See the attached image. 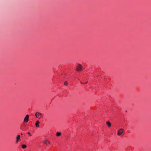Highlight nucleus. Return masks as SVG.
<instances>
[{"instance_id": "nucleus-1", "label": "nucleus", "mask_w": 151, "mask_h": 151, "mask_svg": "<svg viewBox=\"0 0 151 151\" xmlns=\"http://www.w3.org/2000/svg\"><path fill=\"white\" fill-rule=\"evenodd\" d=\"M35 116L36 117L39 119H41L42 118L43 116L41 114L40 112H36L35 114Z\"/></svg>"}, {"instance_id": "nucleus-2", "label": "nucleus", "mask_w": 151, "mask_h": 151, "mask_svg": "<svg viewBox=\"0 0 151 151\" xmlns=\"http://www.w3.org/2000/svg\"><path fill=\"white\" fill-rule=\"evenodd\" d=\"M83 67L80 64H78L76 68V70L78 71H79L82 70Z\"/></svg>"}, {"instance_id": "nucleus-3", "label": "nucleus", "mask_w": 151, "mask_h": 151, "mask_svg": "<svg viewBox=\"0 0 151 151\" xmlns=\"http://www.w3.org/2000/svg\"><path fill=\"white\" fill-rule=\"evenodd\" d=\"M29 116L28 114L26 115L24 120V122L27 123L29 121Z\"/></svg>"}, {"instance_id": "nucleus-4", "label": "nucleus", "mask_w": 151, "mask_h": 151, "mask_svg": "<svg viewBox=\"0 0 151 151\" xmlns=\"http://www.w3.org/2000/svg\"><path fill=\"white\" fill-rule=\"evenodd\" d=\"M43 142L44 143L46 144L47 146H48L50 144V142L47 139L44 140L43 141Z\"/></svg>"}, {"instance_id": "nucleus-5", "label": "nucleus", "mask_w": 151, "mask_h": 151, "mask_svg": "<svg viewBox=\"0 0 151 151\" xmlns=\"http://www.w3.org/2000/svg\"><path fill=\"white\" fill-rule=\"evenodd\" d=\"M124 129H119L118 132L117 134L118 135H120L123 132Z\"/></svg>"}, {"instance_id": "nucleus-6", "label": "nucleus", "mask_w": 151, "mask_h": 151, "mask_svg": "<svg viewBox=\"0 0 151 151\" xmlns=\"http://www.w3.org/2000/svg\"><path fill=\"white\" fill-rule=\"evenodd\" d=\"M20 139V135H17L16 137V143H17Z\"/></svg>"}, {"instance_id": "nucleus-7", "label": "nucleus", "mask_w": 151, "mask_h": 151, "mask_svg": "<svg viewBox=\"0 0 151 151\" xmlns=\"http://www.w3.org/2000/svg\"><path fill=\"white\" fill-rule=\"evenodd\" d=\"M106 123L109 127H111V123L110 122L108 121H107Z\"/></svg>"}, {"instance_id": "nucleus-8", "label": "nucleus", "mask_w": 151, "mask_h": 151, "mask_svg": "<svg viewBox=\"0 0 151 151\" xmlns=\"http://www.w3.org/2000/svg\"><path fill=\"white\" fill-rule=\"evenodd\" d=\"M40 123V122L39 121L37 120L36 121V122L35 124V126L36 127H39L40 126L39 125V124Z\"/></svg>"}, {"instance_id": "nucleus-9", "label": "nucleus", "mask_w": 151, "mask_h": 151, "mask_svg": "<svg viewBox=\"0 0 151 151\" xmlns=\"http://www.w3.org/2000/svg\"><path fill=\"white\" fill-rule=\"evenodd\" d=\"M22 147L23 149H25L26 148L27 146L25 145H22Z\"/></svg>"}, {"instance_id": "nucleus-10", "label": "nucleus", "mask_w": 151, "mask_h": 151, "mask_svg": "<svg viewBox=\"0 0 151 151\" xmlns=\"http://www.w3.org/2000/svg\"><path fill=\"white\" fill-rule=\"evenodd\" d=\"M61 134L60 132H57L56 133V136H60Z\"/></svg>"}, {"instance_id": "nucleus-11", "label": "nucleus", "mask_w": 151, "mask_h": 151, "mask_svg": "<svg viewBox=\"0 0 151 151\" xmlns=\"http://www.w3.org/2000/svg\"><path fill=\"white\" fill-rule=\"evenodd\" d=\"M64 85H65L67 86L68 85V82L67 81H65L64 83Z\"/></svg>"}, {"instance_id": "nucleus-12", "label": "nucleus", "mask_w": 151, "mask_h": 151, "mask_svg": "<svg viewBox=\"0 0 151 151\" xmlns=\"http://www.w3.org/2000/svg\"><path fill=\"white\" fill-rule=\"evenodd\" d=\"M27 134H29V135H30V136H31V134H30V133L29 132H28L27 133Z\"/></svg>"}, {"instance_id": "nucleus-13", "label": "nucleus", "mask_w": 151, "mask_h": 151, "mask_svg": "<svg viewBox=\"0 0 151 151\" xmlns=\"http://www.w3.org/2000/svg\"><path fill=\"white\" fill-rule=\"evenodd\" d=\"M81 82V83H82V84H85V83H82V82ZM87 83V82H86V83Z\"/></svg>"}, {"instance_id": "nucleus-14", "label": "nucleus", "mask_w": 151, "mask_h": 151, "mask_svg": "<svg viewBox=\"0 0 151 151\" xmlns=\"http://www.w3.org/2000/svg\"><path fill=\"white\" fill-rule=\"evenodd\" d=\"M21 135H22V133H21Z\"/></svg>"}]
</instances>
